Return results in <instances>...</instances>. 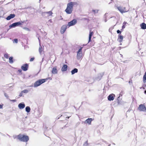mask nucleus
Masks as SVG:
<instances>
[{
	"label": "nucleus",
	"instance_id": "obj_31",
	"mask_svg": "<svg viewBox=\"0 0 146 146\" xmlns=\"http://www.w3.org/2000/svg\"><path fill=\"white\" fill-rule=\"evenodd\" d=\"M93 12H94L95 13H97L98 12V10H93Z\"/></svg>",
	"mask_w": 146,
	"mask_h": 146
},
{
	"label": "nucleus",
	"instance_id": "obj_43",
	"mask_svg": "<svg viewBox=\"0 0 146 146\" xmlns=\"http://www.w3.org/2000/svg\"><path fill=\"white\" fill-rule=\"evenodd\" d=\"M129 83H131V82H130V81H129Z\"/></svg>",
	"mask_w": 146,
	"mask_h": 146
},
{
	"label": "nucleus",
	"instance_id": "obj_19",
	"mask_svg": "<svg viewBox=\"0 0 146 146\" xmlns=\"http://www.w3.org/2000/svg\"><path fill=\"white\" fill-rule=\"evenodd\" d=\"M78 70L77 68H74L73 70H72L71 71L72 74H73L76 73L78 72Z\"/></svg>",
	"mask_w": 146,
	"mask_h": 146
},
{
	"label": "nucleus",
	"instance_id": "obj_32",
	"mask_svg": "<svg viewBox=\"0 0 146 146\" xmlns=\"http://www.w3.org/2000/svg\"><path fill=\"white\" fill-rule=\"evenodd\" d=\"M23 92H22V91L20 93L19 95V96L20 97H21L23 95Z\"/></svg>",
	"mask_w": 146,
	"mask_h": 146
},
{
	"label": "nucleus",
	"instance_id": "obj_18",
	"mask_svg": "<svg viewBox=\"0 0 146 146\" xmlns=\"http://www.w3.org/2000/svg\"><path fill=\"white\" fill-rule=\"evenodd\" d=\"M141 28L142 29H146V24L144 23H142L140 25Z\"/></svg>",
	"mask_w": 146,
	"mask_h": 146
},
{
	"label": "nucleus",
	"instance_id": "obj_44",
	"mask_svg": "<svg viewBox=\"0 0 146 146\" xmlns=\"http://www.w3.org/2000/svg\"><path fill=\"white\" fill-rule=\"evenodd\" d=\"M124 23H125V22L124 23H123V24H124Z\"/></svg>",
	"mask_w": 146,
	"mask_h": 146
},
{
	"label": "nucleus",
	"instance_id": "obj_1",
	"mask_svg": "<svg viewBox=\"0 0 146 146\" xmlns=\"http://www.w3.org/2000/svg\"><path fill=\"white\" fill-rule=\"evenodd\" d=\"M77 5V3L76 2H71L67 4V7L65 10V12L68 14L71 13L73 11V6Z\"/></svg>",
	"mask_w": 146,
	"mask_h": 146
},
{
	"label": "nucleus",
	"instance_id": "obj_39",
	"mask_svg": "<svg viewBox=\"0 0 146 146\" xmlns=\"http://www.w3.org/2000/svg\"><path fill=\"white\" fill-rule=\"evenodd\" d=\"M125 25H123L122 27V28L123 29L125 28Z\"/></svg>",
	"mask_w": 146,
	"mask_h": 146
},
{
	"label": "nucleus",
	"instance_id": "obj_29",
	"mask_svg": "<svg viewBox=\"0 0 146 146\" xmlns=\"http://www.w3.org/2000/svg\"><path fill=\"white\" fill-rule=\"evenodd\" d=\"M23 29L26 31H30V30L29 28H23Z\"/></svg>",
	"mask_w": 146,
	"mask_h": 146
},
{
	"label": "nucleus",
	"instance_id": "obj_34",
	"mask_svg": "<svg viewBox=\"0 0 146 146\" xmlns=\"http://www.w3.org/2000/svg\"><path fill=\"white\" fill-rule=\"evenodd\" d=\"M4 96L5 97H6L8 98V95L7 94L5 93H4Z\"/></svg>",
	"mask_w": 146,
	"mask_h": 146
},
{
	"label": "nucleus",
	"instance_id": "obj_21",
	"mask_svg": "<svg viewBox=\"0 0 146 146\" xmlns=\"http://www.w3.org/2000/svg\"><path fill=\"white\" fill-rule=\"evenodd\" d=\"M44 13H45V15H47V16H48L51 15L52 14V13L51 11H50L49 12Z\"/></svg>",
	"mask_w": 146,
	"mask_h": 146
},
{
	"label": "nucleus",
	"instance_id": "obj_26",
	"mask_svg": "<svg viewBox=\"0 0 146 146\" xmlns=\"http://www.w3.org/2000/svg\"><path fill=\"white\" fill-rule=\"evenodd\" d=\"M23 93H27L29 91L27 90H24L22 91Z\"/></svg>",
	"mask_w": 146,
	"mask_h": 146
},
{
	"label": "nucleus",
	"instance_id": "obj_40",
	"mask_svg": "<svg viewBox=\"0 0 146 146\" xmlns=\"http://www.w3.org/2000/svg\"><path fill=\"white\" fill-rule=\"evenodd\" d=\"M21 71H22V70L21 69H20V70H18V71L19 72H21Z\"/></svg>",
	"mask_w": 146,
	"mask_h": 146
},
{
	"label": "nucleus",
	"instance_id": "obj_36",
	"mask_svg": "<svg viewBox=\"0 0 146 146\" xmlns=\"http://www.w3.org/2000/svg\"><path fill=\"white\" fill-rule=\"evenodd\" d=\"M117 33H120L121 32L119 30H117Z\"/></svg>",
	"mask_w": 146,
	"mask_h": 146
},
{
	"label": "nucleus",
	"instance_id": "obj_13",
	"mask_svg": "<svg viewBox=\"0 0 146 146\" xmlns=\"http://www.w3.org/2000/svg\"><path fill=\"white\" fill-rule=\"evenodd\" d=\"M114 95L113 94H110L108 97V99L109 101L113 100L114 99L113 96Z\"/></svg>",
	"mask_w": 146,
	"mask_h": 146
},
{
	"label": "nucleus",
	"instance_id": "obj_11",
	"mask_svg": "<svg viewBox=\"0 0 146 146\" xmlns=\"http://www.w3.org/2000/svg\"><path fill=\"white\" fill-rule=\"evenodd\" d=\"M92 120H93L92 118H88L85 121V123H87L89 125H90L91 122Z\"/></svg>",
	"mask_w": 146,
	"mask_h": 146
},
{
	"label": "nucleus",
	"instance_id": "obj_27",
	"mask_svg": "<svg viewBox=\"0 0 146 146\" xmlns=\"http://www.w3.org/2000/svg\"><path fill=\"white\" fill-rule=\"evenodd\" d=\"M84 146H88V142L87 141L85 142L84 144Z\"/></svg>",
	"mask_w": 146,
	"mask_h": 146
},
{
	"label": "nucleus",
	"instance_id": "obj_17",
	"mask_svg": "<svg viewBox=\"0 0 146 146\" xmlns=\"http://www.w3.org/2000/svg\"><path fill=\"white\" fill-rule=\"evenodd\" d=\"M93 34V32L90 31V32L89 35V41L88 43L91 41V38Z\"/></svg>",
	"mask_w": 146,
	"mask_h": 146
},
{
	"label": "nucleus",
	"instance_id": "obj_3",
	"mask_svg": "<svg viewBox=\"0 0 146 146\" xmlns=\"http://www.w3.org/2000/svg\"><path fill=\"white\" fill-rule=\"evenodd\" d=\"M47 80V79H43L36 81L34 83V87H36L40 86L42 84L45 82Z\"/></svg>",
	"mask_w": 146,
	"mask_h": 146
},
{
	"label": "nucleus",
	"instance_id": "obj_37",
	"mask_svg": "<svg viewBox=\"0 0 146 146\" xmlns=\"http://www.w3.org/2000/svg\"><path fill=\"white\" fill-rule=\"evenodd\" d=\"M3 105L0 104V109L3 108Z\"/></svg>",
	"mask_w": 146,
	"mask_h": 146
},
{
	"label": "nucleus",
	"instance_id": "obj_8",
	"mask_svg": "<svg viewBox=\"0 0 146 146\" xmlns=\"http://www.w3.org/2000/svg\"><path fill=\"white\" fill-rule=\"evenodd\" d=\"M22 25V23L20 22H17L14 23L10 25L9 27L10 28L15 27L16 26H18Z\"/></svg>",
	"mask_w": 146,
	"mask_h": 146
},
{
	"label": "nucleus",
	"instance_id": "obj_25",
	"mask_svg": "<svg viewBox=\"0 0 146 146\" xmlns=\"http://www.w3.org/2000/svg\"><path fill=\"white\" fill-rule=\"evenodd\" d=\"M9 62L10 63H12L13 62V57H10L9 58Z\"/></svg>",
	"mask_w": 146,
	"mask_h": 146
},
{
	"label": "nucleus",
	"instance_id": "obj_28",
	"mask_svg": "<svg viewBox=\"0 0 146 146\" xmlns=\"http://www.w3.org/2000/svg\"><path fill=\"white\" fill-rule=\"evenodd\" d=\"M4 56L5 57L7 58H9V56L7 54H5L4 55Z\"/></svg>",
	"mask_w": 146,
	"mask_h": 146
},
{
	"label": "nucleus",
	"instance_id": "obj_41",
	"mask_svg": "<svg viewBox=\"0 0 146 146\" xmlns=\"http://www.w3.org/2000/svg\"><path fill=\"white\" fill-rule=\"evenodd\" d=\"M145 93L146 94V91H145Z\"/></svg>",
	"mask_w": 146,
	"mask_h": 146
},
{
	"label": "nucleus",
	"instance_id": "obj_38",
	"mask_svg": "<svg viewBox=\"0 0 146 146\" xmlns=\"http://www.w3.org/2000/svg\"><path fill=\"white\" fill-rule=\"evenodd\" d=\"M48 22H50V23H52V21L51 19H50L48 21Z\"/></svg>",
	"mask_w": 146,
	"mask_h": 146
},
{
	"label": "nucleus",
	"instance_id": "obj_23",
	"mask_svg": "<svg viewBox=\"0 0 146 146\" xmlns=\"http://www.w3.org/2000/svg\"><path fill=\"white\" fill-rule=\"evenodd\" d=\"M40 46L39 48V52L40 53H41L42 52L43 50V49L42 47L41 46L40 44Z\"/></svg>",
	"mask_w": 146,
	"mask_h": 146
},
{
	"label": "nucleus",
	"instance_id": "obj_16",
	"mask_svg": "<svg viewBox=\"0 0 146 146\" xmlns=\"http://www.w3.org/2000/svg\"><path fill=\"white\" fill-rule=\"evenodd\" d=\"M68 66L66 64L64 65L61 68V71H65L67 70V69Z\"/></svg>",
	"mask_w": 146,
	"mask_h": 146
},
{
	"label": "nucleus",
	"instance_id": "obj_9",
	"mask_svg": "<svg viewBox=\"0 0 146 146\" xmlns=\"http://www.w3.org/2000/svg\"><path fill=\"white\" fill-rule=\"evenodd\" d=\"M138 108L139 110L140 111H144L146 110L145 106L143 104H141L139 106Z\"/></svg>",
	"mask_w": 146,
	"mask_h": 146
},
{
	"label": "nucleus",
	"instance_id": "obj_7",
	"mask_svg": "<svg viewBox=\"0 0 146 146\" xmlns=\"http://www.w3.org/2000/svg\"><path fill=\"white\" fill-rule=\"evenodd\" d=\"M67 26L66 25H64L62 27L60 30L61 34H63L64 33L67 28Z\"/></svg>",
	"mask_w": 146,
	"mask_h": 146
},
{
	"label": "nucleus",
	"instance_id": "obj_42",
	"mask_svg": "<svg viewBox=\"0 0 146 146\" xmlns=\"http://www.w3.org/2000/svg\"><path fill=\"white\" fill-rule=\"evenodd\" d=\"M129 83H131V82H130V81H129Z\"/></svg>",
	"mask_w": 146,
	"mask_h": 146
},
{
	"label": "nucleus",
	"instance_id": "obj_4",
	"mask_svg": "<svg viewBox=\"0 0 146 146\" xmlns=\"http://www.w3.org/2000/svg\"><path fill=\"white\" fill-rule=\"evenodd\" d=\"M82 47H81L77 52V55L76 56V58L78 60H80L82 56Z\"/></svg>",
	"mask_w": 146,
	"mask_h": 146
},
{
	"label": "nucleus",
	"instance_id": "obj_2",
	"mask_svg": "<svg viewBox=\"0 0 146 146\" xmlns=\"http://www.w3.org/2000/svg\"><path fill=\"white\" fill-rule=\"evenodd\" d=\"M17 138L20 140L24 142H27L29 140L28 136L20 134L17 136Z\"/></svg>",
	"mask_w": 146,
	"mask_h": 146
},
{
	"label": "nucleus",
	"instance_id": "obj_5",
	"mask_svg": "<svg viewBox=\"0 0 146 146\" xmlns=\"http://www.w3.org/2000/svg\"><path fill=\"white\" fill-rule=\"evenodd\" d=\"M77 23V21L76 19H74L68 23L67 25L68 27L72 26L75 25Z\"/></svg>",
	"mask_w": 146,
	"mask_h": 146
},
{
	"label": "nucleus",
	"instance_id": "obj_35",
	"mask_svg": "<svg viewBox=\"0 0 146 146\" xmlns=\"http://www.w3.org/2000/svg\"><path fill=\"white\" fill-rule=\"evenodd\" d=\"M34 60V58H31L30 60V61H33Z\"/></svg>",
	"mask_w": 146,
	"mask_h": 146
},
{
	"label": "nucleus",
	"instance_id": "obj_14",
	"mask_svg": "<svg viewBox=\"0 0 146 146\" xmlns=\"http://www.w3.org/2000/svg\"><path fill=\"white\" fill-rule=\"evenodd\" d=\"M52 74H56L57 73L58 71L56 67H55L52 68Z\"/></svg>",
	"mask_w": 146,
	"mask_h": 146
},
{
	"label": "nucleus",
	"instance_id": "obj_12",
	"mask_svg": "<svg viewBox=\"0 0 146 146\" xmlns=\"http://www.w3.org/2000/svg\"><path fill=\"white\" fill-rule=\"evenodd\" d=\"M28 65L27 64L23 65L21 67V68L24 71H26L27 70Z\"/></svg>",
	"mask_w": 146,
	"mask_h": 146
},
{
	"label": "nucleus",
	"instance_id": "obj_33",
	"mask_svg": "<svg viewBox=\"0 0 146 146\" xmlns=\"http://www.w3.org/2000/svg\"><path fill=\"white\" fill-rule=\"evenodd\" d=\"M10 101H11V102H15L16 101V100H10Z\"/></svg>",
	"mask_w": 146,
	"mask_h": 146
},
{
	"label": "nucleus",
	"instance_id": "obj_22",
	"mask_svg": "<svg viewBox=\"0 0 146 146\" xmlns=\"http://www.w3.org/2000/svg\"><path fill=\"white\" fill-rule=\"evenodd\" d=\"M25 110L27 112H29L31 110L29 106H27L25 108Z\"/></svg>",
	"mask_w": 146,
	"mask_h": 146
},
{
	"label": "nucleus",
	"instance_id": "obj_20",
	"mask_svg": "<svg viewBox=\"0 0 146 146\" xmlns=\"http://www.w3.org/2000/svg\"><path fill=\"white\" fill-rule=\"evenodd\" d=\"M123 39V36L121 35L119 36V37L118 38V40L120 42H122Z\"/></svg>",
	"mask_w": 146,
	"mask_h": 146
},
{
	"label": "nucleus",
	"instance_id": "obj_30",
	"mask_svg": "<svg viewBox=\"0 0 146 146\" xmlns=\"http://www.w3.org/2000/svg\"><path fill=\"white\" fill-rule=\"evenodd\" d=\"M13 42H15L16 43H17L18 42V40L17 39H14L13 40Z\"/></svg>",
	"mask_w": 146,
	"mask_h": 146
},
{
	"label": "nucleus",
	"instance_id": "obj_15",
	"mask_svg": "<svg viewBox=\"0 0 146 146\" xmlns=\"http://www.w3.org/2000/svg\"><path fill=\"white\" fill-rule=\"evenodd\" d=\"M15 16V15L14 14H10L9 16L6 19L7 20H9L12 18H13Z\"/></svg>",
	"mask_w": 146,
	"mask_h": 146
},
{
	"label": "nucleus",
	"instance_id": "obj_24",
	"mask_svg": "<svg viewBox=\"0 0 146 146\" xmlns=\"http://www.w3.org/2000/svg\"><path fill=\"white\" fill-rule=\"evenodd\" d=\"M143 79V82L144 83H145L146 82V72H145V74L144 75Z\"/></svg>",
	"mask_w": 146,
	"mask_h": 146
},
{
	"label": "nucleus",
	"instance_id": "obj_10",
	"mask_svg": "<svg viewBox=\"0 0 146 146\" xmlns=\"http://www.w3.org/2000/svg\"><path fill=\"white\" fill-rule=\"evenodd\" d=\"M18 107L19 109H22L25 108V105L24 103L22 102L19 104Z\"/></svg>",
	"mask_w": 146,
	"mask_h": 146
},
{
	"label": "nucleus",
	"instance_id": "obj_6",
	"mask_svg": "<svg viewBox=\"0 0 146 146\" xmlns=\"http://www.w3.org/2000/svg\"><path fill=\"white\" fill-rule=\"evenodd\" d=\"M117 8L118 10L121 13H125L127 12V11H126L125 8L121 6H119L117 7Z\"/></svg>",
	"mask_w": 146,
	"mask_h": 146
}]
</instances>
